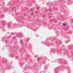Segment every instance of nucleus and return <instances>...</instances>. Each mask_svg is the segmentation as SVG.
<instances>
[{
    "label": "nucleus",
    "mask_w": 73,
    "mask_h": 73,
    "mask_svg": "<svg viewBox=\"0 0 73 73\" xmlns=\"http://www.w3.org/2000/svg\"><path fill=\"white\" fill-rule=\"evenodd\" d=\"M66 25V23H64L63 25V26H65Z\"/></svg>",
    "instance_id": "1"
},
{
    "label": "nucleus",
    "mask_w": 73,
    "mask_h": 73,
    "mask_svg": "<svg viewBox=\"0 0 73 73\" xmlns=\"http://www.w3.org/2000/svg\"><path fill=\"white\" fill-rule=\"evenodd\" d=\"M23 42V41L22 40H21V44Z\"/></svg>",
    "instance_id": "2"
},
{
    "label": "nucleus",
    "mask_w": 73,
    "mask_h": 73,
    "mask_svg": "<svg viewBox=\"0 0 73 73\" xmlns=\"http://www.w3.org/2000/svg\"><path fill=\"white\" fill-rule=\"evenodd\" d=\"M20 35H21V34H19L17 35V36H19Z\"/></svg>",
    "instance_id": "3"
},
{
    "label": "nucleus",
    "mask_w": 73,
    "mask_h": 73,
    "mask_svg": "<svg viewBox=\"0 0 73 73\" xmlns=\"http://www.w3.org/2000/svg\"><path fill=\"white\" fill-rule=\"evenodd\" d=\"M47 46H50V45H49V44H48L47 45Z\"/></svg>",
    "instance_id": "4"
},
{
    "label": "nucleus",
    "mask_w": 73,
    "mask_h": 73,
    "mask_svg": "<svg viewBox=\"0 0 73 73\" xmlns=\"http://www.w3.org/2000/svg\"><path fill=\"white\" fill-rule=\"evenodd\" d=\"M55 23H57V20H56V21H55Z\"/></svg>",
    "instance_id": "5"
},
{
    "label": "nucleus",
    "mask_w": 73,
    "mask_h": 73,
    "mask_svg": "<svg viewBox=\"0 0 73 73\" xmlns=\"http://www.w3.org/2000/svg\"><path fill=\"white\" fill-rule=\"evenodd\" d=\"M15 58H18V57H17H17H15Z\"/></svg>",
    "instance_id": "6"
},
{
    "label": "nucleus",
    "mask_w": 73,
    "mask_h": 73,
    "mask_svg": "<svg viewBox=\"0 0 73 73\" xmlns=\"http://www.w3.org/2000/svg\"><path fill=\"white\" fill-rule=\"evenodd\" d=\"M2 17H3L4 16V15H2Z\"/></svg>",
    "instance_id": "7"
},
{
    "label": "nucleus",
    "mask_w": 73,
    "mask_h": 73,
    "mask_svg": "<svg viewBox=\"0 0 73 73\" xmlns=\"http://www.w3.org/2000/svg\"><path fill=\"white\" fill-rule=\"evenodd\" d=\"M8 27H10V26H9V25H8Z\"/></svg>",
    "instance_id": "8"
}]
</instances>
